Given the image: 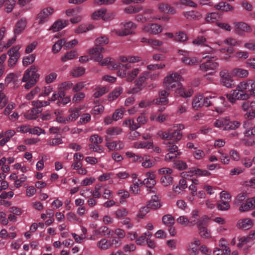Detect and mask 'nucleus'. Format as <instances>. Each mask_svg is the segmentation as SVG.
I'll list each match as a JSON object with an SVG mask.
<instances>
[{"mask_svg":"<svg viewBox=\"0 0 255 255\" xmlns=\"http://www.w3.org/2000/svg\"><path fill=\"white\" fill-rule=\"evenodd\" d=\"M136 27L135 24L132 22L128 21L122 25V30L114 29L112 32L115 33L118 36H122L132 34Z\"/></svg>","mask_w":255,"mask_h":255,"instance_id":"12","label":"nucleus"},{"mask_svg":"<svg viewBox=\"0 0 255 255\" xmlns=\"http://www.w3.org/2000/svg\"><path fill=\"white\" fill-rule=\"evenodd\" d=\"M246 198V194L243 193L238 195L235 200V204L240 205L239 210L241 212H247L255 208V197L245 200Z\"/></svg>","mask_w":255,"mask_h":255,"instance_id":"4","label":"nucleus"},{"mask_svg":"<svg viewBox=\"0 0 255 255\" xmlns=\"http://www.w3.org/2000/svg\"><path fill=\"white\" fill-rule=\"evenodd\" d=\"M109 42V38L106 36H99L97 37L94 41L95 46L97 47L100 45H106L108 44Z\"/></svg>","mask_w":255,"mask_h":255,"instance_id":"55","label":"nucleus"},{"mask_svg":"<svg viewBox=\"0 0 255 255\" xmlns=\"http://www.w3.org/2000/svg\"><path fill=\"white\" fill-rule=\"evenodd\" d=\"M40 112L39 109L37 108H32L24 114V117L28 120H34L37 117L38 114Z\"/></svg>","mask_w":255,"mask_h":255,"instance_id":"50","label":"nucleus"},{"mask_svg":"<svg viewBox=\"0 0 255 255\" xmlns=\"http://www.w3.org/2000/svg\"><path fill=\"white\" fill-rule=\"evenodd\" d=\"M177 87L176 93L181 97H191L193 94V90L192 89H185L181 83H180V86H177Z\"/></svg>","mask_w":255,"mask_h":255,"instance_id":"26","label":"nucleus"},{"mask_svg":"<svg viewBox=\"0 0 255 255\" xmlns=\"http://www.w3.org/2000/svg\"><path fill=\"white\" fill-rule=\"evenodd\" d=\"M199 213L200 211L197 209H194L191 212L190 217L189 219L190 227H193L196 225V222L199 219Z\"/></svg>","mask_w":255,"mask_h":255,"instance_id":"43","label":"nucleus"},{"mask_svg":"<svg viewBox=\"0 0 255 255\" xmlns=\"http://www.w3.org/2000/svg\"><path fill=\"white\" fill-rule=\"evenodd\" d=\"M169 92L166 90H161L159 92V97L152 100L153 104L166 105L168 103V97Z\"/></svg>","mask_w":255,"mask_h":255,"instance_id":"15","label":"nucleus"},{"mask_svg":"<svg viewBox=\"0 0 255 255\" xmlns=\"http://www.w3.org/2000/svg\"><path fill=\"white\" fill-rule=\"evenodd\" d=\"M106 145L110 150H119L124 147V143L120 140L107 142Z\"/></svg>","mask_w":255,"mask_h":255,"instance_id":"25","label":"nucleus"},{"mask_svg":"<svg viewBox=\"0 0 255 255\" xmlns=\"http://www.w3.org/2000/svg\"><path fill=\"white\" fill-rule=\"evenodd\" d=\"M54 12L55 9L51 6H47L42 8L36 16L38 24H43L48 22Z\"/></svg>","mask_w":255,"mask_h":255,"instance_id":"7","label":"nucleus"},{"mask_svg":"<svg viewBox=\"0 0 255 255\" xmlns=\"http://www.w3.org/2000/svg\"><path fill=\"white\" fill-rule=\"evenodd\" d=\"M239 243L237 244V247L241 248L243 246L252 244L253 240L251 239L250 237L248 236H239L238 237Z\"/></svg>","mask_w":255,"mask_h":255,"instance_id":"46","label":"nucleus"},{"mask_svg":"<svg viewBox=\"0 0 255 255\" xmlns=\"http://www.w3.org/2000/svg\"><path fill=\"white\" fill-rule=\"evenodd\" d=\"M254 226V222L251 219L245 218L239 220L237 223L236 227L239 229L249 230Z\"/></svg>","mask_w":255,"mask_h":255,"instance_id":"17","label":"nucleus"},{"mask_svg":"<svg viewBox=\"0 0 255 255\" xmlns=\"http://www.w3.org/2000/svg\"><path fill=\"white\" fill-rule=\"evenodd\" d=\"M105 48L103 47H94L88 50V53L92 58L95 61H100L103 58L102 52L104 51Z\"/></svg>","mask_w":255,"mask_h":255,"instance_id":"16","label":"nucleus"},{"mask_svg":"<svg viewBox=\"0 0 255 255\" xmlns=\"http://www.w3.org/2000/svg\"><path fill=\"white\" fill-rule=\"evenodd\" d=\"M73 86V84L70 81H66L60 83L58 86V89L60 91H65L71 89Z\"/></svg>","mask_w":255,"mask_h":255,"instance_id":"64","label":"nucleus"},{"mask_svg":"<svg viewBox=\"0 0 255 255\" xmlns=\"http://www.w3.org/2000/svg\"><path fill=\"white\" fill-rule=\"evenodd\" d=\"M203 59L206 60V62L203 63L200 65V69L204 71L209 70H215L218 68L219 64L215 61L217 59L216 57L206 55L203 56Z\"/></svg>","mask_w":255,"mask_h":255,"instance_id":"9","label":"nucleus"},{"mask_svg":"<svg viewBox=\"0 0 255 255\" xmlns=\"http://www.w3.org/2000/svg\"><path fill=\"white\" fill-rule=\"evenodd\" d=\"M255 86V81L249 79L240 82L236 89L227 95L228 100L232 103L238 100H246L250 98L252 88Z\"/></svg>","mask_w":255,"mask_h":255,"instance_id":"1","label":"nucleus"},{"mask_svg":"<svg viewBox=\"0 0 255 255\" xmlns=\"http://www.w3.org/2000/svg\"><path fill=\"white\" fill-rule=\"evenodd\" d=\"M192 175H195L197 176H209L211 173L205 169H201L200 168H194L190 170Z\"/></svg>","mask_w":255,"mask_h":255,"instance_id":"49","label":"nucleus"},{"mask_svg":"<svg viewBox=\"0 0 255 255\" xmlns=\"http://www.w3.org/2000/svg\"><path fill=\"white\" fill-rule=\"evenodd\" d=\"M142 29L145 32L153 35L158 34L163 30L161 25L156 23L146 24L143 26Z\"/></svg>","mask_w":255,"mask_h":255,"instance_id":"14","label":"nucleus"},{"mask_svg":"<svg viewBox=\"0 0 255 255\" xmlns=\"http://www.w3.org/2000/svg\"><path fill=\"white\" fill-rule=\"evenodd\" d=\"M167 118V115L166 114H163L157 115L156 114H152L150 115V119L153 122L163 123L166 120Z\"/></svg>","mask_w":255,"mask_h":255,"instance_id":"54","label":"nucleus"},{"mask_svg":"<svg viewBox=\"0 0 255 255\" xmlns=\"http://www.w3.org/2000/svg\"><path fill=\"white\" fill-rule=\"evenodd\" d=\"M132 147L136 149L146 148L151 149L153 147V142L152 141L148 142L140 141L134 142L133 143Z\"/></svg>","mask_w":255,"mask_h":255,"instance_id":"36","label":"nucleus"},{"mask_svg":"<svg viewBox=\"0 0 255 255\" xmlns=\"http://www.w3.org/2000/svg\"><path fill=\"white\" fill-rule=\"evenodd\" d=\"M215 8L223 11H231L234 9V7L226 2L221 1L214 5Z\"/></svg>","mask_w":255,"mask_h":255,"instance_id":"27","label":"nucleus"},{"mask_svg":"<svg viewBox=\"0 0 255 255\" xmlns=\"http://www.w3.org/2000/svg\"><path fill=\"white\" fill-rule=\"evenodd\" d=\"M210 100L211 101L210 106H213L216 111L218 113H222L224 111L223 107L227 106L225 98L223 97L212 96V99H210Z\"/></svg>","mask_w":255,"mask_h":255,"instance_id":"13","label":"nucleus"},{"mask_svg":"<svg viewBox=\"0 0 255 255\" xmlns=\"http://www.w3.org/2000/svg\"><path fill=\"white\" fill-rule=\"evenodd\" d=\"M242 44V41L238 40L236 38L229 37L225 39V44L232 46H240Z\"/></svg>","mask_w":255,"mask_h":255,"instance_id":"52","label":"nucleus"},{"mask_svg":"<svg viewBox=\"0 0 255 255\" xmlns=\"http://www.w3.org/2000/svg\"><path fill=\"white\" fill-rule=\"evenodd\" d=\"M219 246L222 248L224 254L229 255L230 253V250L228 247L227 241L224 238L221 239L219 241Z\"/></svg>","mask_w":255,"mask_h":255,"instance_id":"62","label":"nucleus"},{"mask_svg":"<svg viewBox=\"0 0 255 255\" xmlns=\"http://www.w3.org/2000/svg\"><path fill=\"white\" fill-rule=\"evenodd\" d=\"M170 135L171 140H173L175 142L179 141L182 137V133L181 131L176 129L173 130L171 128H170Z\"/></svg>","mask_w":255,"mask_h":255,"instance_id":"58","label":"nucleus"},{"mask_svg":"<svg viewBox=\"0 0 255 255\" xmlns=\"http://www.w3.org/2000/svg\"><path fill=\"white\" fill-rule=\"evenodd\" d=\"M68 24V20L60 19L55 21L49 27L48 30L52 31L53 32H57L65 27Z\"/></svg>","mask_w":255,"mask_h":255,"instance_id":"20","label":"nucleus"},{"mask_svg":"<svg viewBox=\"0 0 255 255\" xmlns=\"http://www.w3.org/2000/svg\"><path fill=\"white\" fill-rule=\"evenodd\" d=\"M187 187L186 181L184 179H181L179 181L178 185L173 186V190L176 193L181 194Z\"/></svg>","mask_w":255,"mask_h":255,"instance_id":"41","label":"nucleus"},{"mask_svg":"<svg viewBox=\"0 0 255 255\" xmlns=\"http://www.w3.org/2000/svg\"><path fill=\"white\" fill-rule=\"evenodd\" d=\"M135 19L139 22L142 23L147 21H153L156 20H160V17L158 15H151L149 16H145L141 14H138L135 16Z\"/></svg>","mask_w":255,"mask_h":255,"instance_id":"34","label":"nucleus"},{"mask_svg":"<svg viewBox=\"0 0 255 255\" xmlns=\"http://www.w3.org/2000/svg\"><path fill=\"white\" fill-rule=\"evenodd\" d=\"M232 74L233 76L240 78H247L249 74V71L241 68H236L232 70Z\"/></svg>","mask_w":255,"mask_h":255,"instance_id":"28","label":"nucleus"},{"mask_svg":"<svg viewBox=\"0 0 255 255\" xmlns=\"http://www.w3.org/2000/svg\"><path fill=\"white\" fill-rule=\"evenodd\" d=\"M97 247L101 250H107L111 247L110 241L102 239L97 243Z\"/></svg>","mask_w":255,"mask_h":255,"instance_id":"44","label":"nucleus"},{"mask_svg":"<svg viewBox=\"0 0 255 255\" xmlns=\"http://www.w3.org/2000/svg\"><path fill=\"white\" fill-rule=\"evenodd\" d=\"M20 47L21 46L19 45L13 46L7 52L8 56L18 59L20 55L19 52Z\"/></svg>","mask_w":255,"mask_h":255,"instance_id":"42","label":"nucleus"},{"mask_svg":"<svg viewBox=\"0 0 255 255\" xmlns=\"http://www.w3.org/2000/svg\"><path fill=\"white\" fill-rule=\"evenodd\" d=\"M182 76L176 72L168 74L164 79L163 86L167 90L175 88L180 86Z\"/></svg>","mask_w":255,"mask_h":255,"instance_id":"6","label":"nucleus"},{"mask_svg":"<svg viewBox=\"0 0 255 255\" xmlns=\"http://www.w3.org/2000/svg\"><path fill=\"white\" fill-rule=\"evenodd\" d=\"M4 89V85L0 83V109H2L8 103V99L3 91Z\"/></svg>","mask_w":255,"mask_h":255,"instance_id":"35","label":"nucleus"},{"mask_svg":"<svg viewBox=\"0 0 255 255\" xmlns=\"http://www.w3.org/2000/svg\"><path fill=\"white\" fill-rule=\"evenodd\" d=\"M85 73V69L82 67H77L74 68L71 71V75L74 77H80Z\"/></svg>","mask_w":255,"mask_h":255,"instance_id":"60","label":"nucleus"},{"mask_svg":"<svg viewBox=\"0 0 255 255\" xmlns=\"http://www.w3.org/2000/svg\"><path fill=\"white\" fill-rule=\"evenodd\" d=\"M37 70L38 67L35 65H32L25 70L22 79V81L26 83L25 89H29L37 82L40 76L39 74L37 73Z\"/></svg>","mask_w":255,"mask_h":255,"instance_id":"3","label":"nucleus"},{"mask_svg":"<svg viewBox=\"0 0 255 255\" xmlns=\"http://www.w3.org/2000/svg\"><path fill=\"white\" fill-rule=\"evenodd\" d=\"M78 56L77 50L69 51L61 57V60L62 62H65L76 58Z\"/></svg>","mask_w":255,"mask_h":255,"instance_id":"38","label":"nucleus"},{"mask_svg":"<svg viewBox=\"0 0 255 255\" xmlns=\"http://www.w3.org/2000/svg\"><path fill=\"white\" fill-rule=\"evenodd\" d=\"M184 16L188 19H199L202 17V14L198 11H187L183 12Z\"/></svg>","mask_w":255,"mask_h":255,"instance_id":"48","label":"nucleus"},{"mask_svg":"<svg viewBox=\"0 0 255 255\" xmlns=\"http://www.w3.org/2000/svg\"><path fill=\"white\" fill-rule=\"evenodd\" d=\"M159 10L162 12L169 14H175L176 13L175 8L171 5L166 2H160L157 4Z\"/></svg>","mask_w":255,"mask_h":255,"instance_id":"19","label":"nucleus"},{"mask_svg":"<svg viewBox=\"0 0 255 255\" xmlns=\"http://www.w3.org/2000/svg\"><path fill=\"white\" fill-rule=\"evenodd\" d=\"M82 109L81 108L77 107L70 108L69 110L70 115L67 117L69 123L75 121L79 116L80 111Z\"/></svg>","mask_w":255,"mask_h":255,"instance_id":"29","label":"nucleus"},{"mask_svg":"<svg viewBox=\"0 0 255 255\" xmlns=\"http://www.w3.org/2000/svg\"><path fill=\"white\" fill-rule=\"evenodd\" d=\"M253 161H255V156L252 159L246 157L241 159L242 164L246 168H250L253 165Z\"/></svg>","mask_w":255,"mask_h":255,"instance_id":"63","label":"nucleus"},{"mask_svg":"<svg viewBox=\"0 0 255 255\" xmlns=\"http://www.w3.org/2000/svg\"><path fill=\"white\" fill-rule=\"evenodd\" d=\"M143 185L142 181L140 179L132 180V184L129 187V191L135 194H138L140 192V188Z\"/></svg>","mask_w":255,"mask_h":255,"instance_id":"31","label":"nucleus"},{"mask_svg":"<svg viewBox=\"0 0 255 255\" xmlns=\"http://www.w3.org/2000/svg\"><path fill=\"white\" fill-rule=\"evenodd\" d=\"M3 138L0 140V146H4L15 135V132L14 130L9 129L3 132Z\"/></svg>","mask_w":255,"mask_h":255,"instance_id":"30","label":"nucleus"},{"mask_svg":"<svg viewBox=\"0 0 255 255\" xmlns=\"http://www.w3.org/2000/svg\"><path fill=\"white\" fill-rule=\"evenodd\" d=\"M123 92L122 87H117L115 88L108 96V99L110 101H113L119 97Z\"/></svg>","mask_w":255,"mask_h":255,"instance_id":"45","label":"nucleus"},{"mask_svg":"<svg viewBox=\"0 0 255 255\" xmlns=\"http://www.w3.org/2000/svg\"><path fill=\"white\" fill-rule=\"evenodd\" d=\"M240 125L241 123L239 122L236 121L231 122L227 117L219 118L214 123V126L216 128L224 130H235Z\"/></svg>","mask_w":255,"mask_h":255,"instance_id":"5","label":"nucleus"},{"mask_svg":"<svg viewBox=\"0 0 255 255\" xmlns=\"http://www.w3.org/2000/svg\"><path fill=\"white\" fill-rule=\"evenodd\" d=\"M220 82L224 86L231 88L234 86L235 82L229 71L225 69H222L219 73Z\"/></svg>","mask_w":255,"mask_h":255,"instance_id":"11","label":"nucleus"},{"mask_svg":"<svg viewBox=\"0 0 255 255\" xmlns=\"http://www.w3.org/2000/svg\"><path fill=\"white\" fill-rule=\"evenodd\" d=\"M225 44V39L224 40H218L215 43H213L211 47L212 52L219 51L220 53H226L229 52L230 48L229 47H222L220 48L222 46L223 44Z\"/></svg>","mask_w":255,"mask_h":255,"instance_id":"21","label":"nucleus"},{"mask_svg":"<svg viewBox=\"0 0 255 255\" xmlns=\"http://www.w3.org/2000/svg\"><path fill=\"white\" fill-rule=\"evenodd\" d=\"M210 99H212L211 96L204 97L202 95H199L195 97L192 103V108L195 110H198L203 106H210L211 105Z\"/></svg>","mask_w":255,"mask_h":255,"instance_id":"8","label":"nucleus"},{"mask_svg":"<svg viewBox=\"0 0 255 255\" xmlns=\"http://www.w3.org/2000/svg\"><path fill=\"white\" fill-rule=\"evenodd\" d=\"M142 160L143 161L141 163V166L145 168H151L155 164V162L150 158L149 155H144L142 157Z\"/></svg>","mask_w":255,"mask_h":255,"instance_id":"40","label":"nucleus"},{"mask_svg":"<svg viewBox=\"0 0 255 255\" xmlns=\"http://www.w3.org/2000/svg\"><path fill=\"white\" fill-rule=\"evenodd\" d=\"M234 24L236 31L239 34H241V32H250L251 31V28L246 23L239 22H235Z\"/></svg>","mask_w":255,"mask_h":255,"instance_id":"23","label":"nucleus"},{"mask_svg":"<svg viewBox=\"0 0 255 255\" xmlns=\"http://www.w3.org/2000/svg\"><path fill=\"white\" fill-rule=\"evenodd\" d=\"M118 75L124 78L128 82L132 81L139 74L140 70L130 63L119 64Z\"/></svg>","mask_w":255,"mask_h":255,"instance_id":"2","label":"nucleus"},{"mask_svg":"<svg viewBox=\"0 0 255 255\" xmlns=\"http://www.w3.org/2000/svg\"><path fill=\"white\" fill-rule=\"evenodd\" d=\"M219 17V14L217 12H209L207 13L205 17V21L208 23L217 22Z\"/></svg>","mask_w":255,"mask_h":255,"instance_id":"51","label":"nucleus"},{"mask_svg":"<svg viewBox=\"0 0 255 255\" xmlns=\"http://www.w3.org/2000/svg\"><path fill=\"white\" fill-rule=\"evenodd\" d=\"M117 194L120 196V202L121 203L125 202L126 200L129 197V193L128 191L123 189L119 190Z\"/></svg>","mask_w":255,"mask_h":255,"instance_id":"61","label":"nucleus"},{"mask_svg":"<svg viewBox=\"0 0 255 255\" xmlns=\"http://www.w3.org/2000/svg\"><path fill=\"white\" fill-rule=\"evenodd\" d=\"M27 21L25 18L20 19L16 23L14 30V35L20 34L25 28Z\"/></svg>","mask_w":255,"mask_h":255,"instance_id":"33","label":"nucleus"},{"mask_svg":"<svg viewBox=\"0 0 255 255\" xmlns=\"http://www.w3.org/2000/svg\"><path fill=\"white\" fill-rule=\"evenodd\" d=\"M141 58L139 56H121L119 57V61L123 63V64L125 63H130L131 64L132 63H135L140 61Z\"/></svg>","mask_w":255,"mask_h":255,"instance_id":"22","label":"nucleus"},{"mask_svg":"<svg viewBox=\"0 0 255 255\" xmlns=\"http://www.w3.org/2000/svg\"><path fill=\"white\" fill-rule=\"evenodd\" d=\"M162 223L168 227L173 226L175 223L174 217L170 214L164 215L162 218Z\"/></svg>","mask_w":255,"mask_h":255,"instance_id":"47","label":"nucleus"},{"mask_svg":"<svg viewBox=\"0 0 255 255\" xmlns=\"http://www.w3.org/2000/svg\"><path fill=\"white\" fill-rule=\"evenodd\" d=\"M152 235L149 232H146L142 234L139 238H138L135 242L138 245H143L145 241H148L151 237Z\"/></svg>","mask_w":255,"mask_h":255,"instance_id":"53","label":"nucleus"},{"mask_svg":"<svg viewBox=\"0 0 255 255\" xmlns=\"http://www.w3.org/2000/svg\"><path fill=\"white\" fill-rule=\"evenodd\" d=\"M123 132L121 128L118 127H111L106 130L107 135L105 136L106 140H109V136H114L120 134Z\"/></svg>","mask_w":255,"mask_h":255,"instance_id":"24","label":"nucleus"},{"mask_svg":"<svg viewBox=\"0 0 255 255\" xmlns=\"http://www.w3.org/2000/svg\"><path fill=\"white\" fill-rule=\"evenodd\" d=\"M65 43V39L63 38L59 40L56 42L52 46V51L54 53L59 52L62 47H64V44Z\"/></svg>","mask_w":255,"mask_h":255,"instance_id":"57","label":"nucleus"},{"mask_svg":"<svg viewBox=\"0 0 255 255\" xmlns=\"http://www.w3.org/2000/svg\"><path fill=\"white\" fill-rule=\"evenodd\" d=\"M193 156L196 160H202L205 157V152L202 149L195 148V150L192 152Z\"/></svg>","mask_w":255,"mask_h":255,"instance_id":"56","label":"nucleus"},{"mask_svg":"<svg viewBox=\"0 0 255 255\" xmlns=\"http://www.w3.org/2000/svg\"><path fill=\"white\" fill-rule=\"evenodd\" d=\"M200 241L198 239H194V241L189 243L187 247V252L189 255H197L199 253V246Z\"/></svg>","mask_w":255,"mask_h":255,"instance_id":"18","label":"nucleus"},{"mask_svg":"<svg viewBox=\"0 0 255 255\" xmlns=\"http://www.w3.org/2000/svg\"><path fill=\"white\" fill-rule=\"evenodd\" d=\"M178 53L182 56L181 60L185 65L194 66L201 62V60L197 57L190 56V53L188 51L179 49L178 50Z\"/></svg>","mask_w":255,"mask_h":255,"instance_id":"10","label":"nucleus"},{"mask_svg":"<svg viewBox=\"0 0 255 255\" xmlns=\"http://www.w3.org/2000/svg\"><path fill=\"white\" fill-rule=\"evenodd\" d=\"M149 76V73L145 72L142 73L139 77L135 81V83L139 87L142 86Z\"/></svg>","mask_w":255,"mask_h":255,"instance_id":"59","label":"nucleus"},{"mask_svg":"<svg viewBox=\"0 0 255 255\" xmlns=\"http://www.w3.org/2000/svg\"><path fill=\"white\" fill-rule=\"evenodd\" d=\"M102 66H107L109 68L117 69L119 64H114L113 59L111 58H106L104 59H101V61H98Z\"/></svg>","mask_w":255,"mask_h":255,"instance_id":"32","label":"nucleus"},{"mask_svg":"<svg viewBox=\"0 0 255 255\" xmlns=\"http://www.w3.org/2000/svg\"><path fill=\"white\" fill-rule=\"evenodd\" d=\"M96 235L110 237L113 235V231L106 226H102L94 231Z\"/></svg>","mask_w":255,"mask_h":255,"instance_id":"39","label":"nucleus"},{"mask_svg":"<svg viewBox=\"0 0 255 255\" xmlns=\"http://www.w3.org/2000/svg\"><path fill=\"white\" fill-rule=\"evenodd\" d=\"M147 206L149 208L152 210H156L161 207V204L158 196L155 195L151 198L150 201L148 202Z\"/></svg>","mask_w":255,"mask_h":255,"instance_id":"37","label":"nucleus"}]
</instances>
